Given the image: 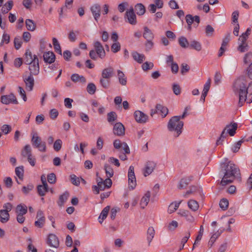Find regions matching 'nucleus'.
<instances>
[{
	"label": "nucleus",
	"mask_w": 252,
	"mask_h": 252,
	"mask_svg": "<svg viewBox=\"0 0 252 252\" xmlns=\"http://www.w3.org/2000/svg\"><path fill=\"white\" fill-rule=\"evenodd\" d=\"M219 175L222 178L220 184L222 186L232 183L236 179H241L239 168L231 161L220 164Z\"/></svg>",
	"instance_id": "1"
},
{
	"label": "nucleus",
	"mask_w": 252,
	"mask_h": 252,
	"mask_svg": "<svg viewBox=\"0 0 252 252\" xmlns=\"http://www.w3.org/2000/svg\"><path fill=\"white\" fill-rule=\"evenodd\" d=\"M233 90L235 93L239 95L238 104L241 106L246 100L248 93H252V82L248 87L247 82L243 78H238L234 83Z\"/></svg>",
	"instance_id": "2"
},
{
	"label": "nucleus",
	"mask_w": 252,
	"mask_h": 252,
	"mask_svg": "<svg viewBox=\"0 0 252 252\" xmlns=\"http://www.w3.org/2000/svg\"><path fill=\"white\" fill-rule=\"evenodd\" d=\"M184 126V122L179 120L178 116L172 117L169 121L167 124V128L169 131L174 132V136L178 137L182 132Z\"/></svg>",
	"instance_id": "3"
},
{
	"label": "nucleus",
	"mask_w": 252,
	"mask_h": 252,
	"mask_svg": "<svg viewBox=\"0 0 252 252\" xmlns=\"http://www.w3.org/2000/svg\"><path fill=\"white\" fill-rule=\"evenodd\" d=\"M32 135L31 139L32 145L40 152H45L46 151L45 142L42 141L41 138L38 135L37 133H33Z\"/></svg>",
	"instance_id": "4"
},
{
	"label": "nucleus",
	"mask_w": 252,
	"mask_h": 252,
	"mask_svg": "<svg viewBox=\"0 0 252 252\" xmlns=\"http://www.w3.org/2000/svg\"><path fill=\"white\" fill-rule=\"evenodd\" d=\"M134 170V168L133 166L131 165L129 166L128 172V187L131 190L134 189L136 186V181Z\"/></svg>",
	"instance_id": "5"
},
{
	"label": "nucleus",
	"mask_w": 252,
	"mask_h": 252,
	"mask_svg": "<svg viewBox=\"0 0 252 252\" xmlns=\"http://www.w3.org/2000/svg\"><path fill=\"white\" fill-rule=\"evenodd\" d=\"M0 101L2 103L6 105L10 103H13L15 104L18 103L16 96L12 93L8 95H2L0 97Z\"/></svg>",
	"instance_id": "6"
},
{
	"label": "nucleus",
	"mask_w": 252,
	"mask_h": 252,
	"mask_svg": "<svg viewBox=\"0 0 252 252\" xmlns=\"http://www.w3.org/2000/svg\"><path fill=\"white\" fill-rule=\"evenodd\" d=\"M36 219L37 220L34 222V225L38 228H42L45 223V217L42 211L38 210Z\"/></svg>",
	"instance_id": "7"
},
{
	"label": "nucleus",
	"mask_w": 252,
	"mask_h": 252,
	"mask_svg": "<svg viewBox=\"0 0 252 252\" xmlns=\"http://www.w3.org/2000/svg\"><path fill=\"white\" fill-rule=\"evenodd\" d=\"M114 147L120 151L123 150L126 154H129L130 150L126 142L122 143L119 139L115 140L113 142Z\"/></svg>",
	"instance_id": "8"
},
{
	"label": "nucleus",
	"mask_w": 252,
	"mask_h": 252,
	"mask_svg": "<svg viewBox=\"0 0 252 252\" xmlns=\"http://www.w3.org/2000/svg\"><path fill=\"white\" fill-rule=\"evenodd\" d=\"M134 116L136 121L140 124L145 123L148 120V116L141 111L137 110L134 113Z\"/></svg>",
	"instance_id": "9"
},
{
	"label": "nucleus",
	"mask_w": 252,
	"mask_h": 252,
	"mask_svg": "<svg viewBox=\"0 0 252 252\" xmlns=\"http://www.w3.org/2000/svg\"><path fill=\"white\" fill-rule=\"evenodd\" d=\"M94 51L96 52L98 57L103 59L105 56V52L103 46L99 41H95L94 43Z\"/></svg>",
	"instance_id": "10"
},
{
	"label": "nucleus",
	"mask_w": 252,
	"mask_h": 252,
	"mask_svg": "<svg viewBox=\"0 0 252 252\" xmlns=\"http://www.w3.org/2000/svg\"><path fill=\"white\" fill-rule=\"evenodd\" d=\"M29 65V69L30 71V74L37 75L39 73V65L38 59H34L33 62Z\"/></svg>",
	"instance_id": "11"
},
{
	"label": "nucleus",
	"mask_w": 252,
	"mask_h": 252,
	"mask_svg": "<svg viewBox=\"0 0 252 252\" xmlns=\"http://www.w3.org/2000/svg\"><path fill=\"white\" fill-rule=\"evenodd\" d=\"M125 18H127L128 22L131 25H136L137 23L136 16L134 12V10L132 7L129 9V11H127L125 14Z\"/></svg>",
	"instance_id": "12"
},
{
	"label": "nucleus",
	"mask_w": 252,
	"mask_h": 252,
	"mask_svg": "<svg viewBox=\"0 0 252 252\" xmlns=\"http://www.w3.org/2000/svg\"><path fill=\"white\" fill-rule=\"evenodd\" d=\"M47 243L50 247L55 248H57L59 246V239L56 235L53 234H50L49 235Z\"/></svg>",
	"instance_id": "13"
},
{
	"label": "nucleus",
	"mask_w": 252,
	"mask_h": 252,
	"mask_svg": "<svg viewBox=\"0 0 252 252\" xmlns=\"http://www.w3.org/2000/svg\"><path fill=\"white\" fill-rule=\"evenodd\" d=\"M91 11L92 15L95 19L97 22L98 19L100 16L101 7L99 4L95 3L93 4L91 7Z\"/></svg>",
	"instance_id": "14"
},
{
	"label": "nucleus",
	"mask_w": 252,
	"mask_h": 252,
	"mask_svg": "<svg viewBox=\"0 0 252 252\" xmlns=\"http://www.w3.org/2000/svg\"><path fill=\"white\" fill-rule=\"evenodd\" d=\"M23 78L24 81L25 83L27 89L29 91L32 90L34 82L33 75L31 74L28 76L24 75Z\"/></svg>",
	"instance_id": "15"
},
{
	"label": "nucleus",
	"mask_w": 252,
	"mask_h": 252,
	"mask_svg": "<svg viewBox=\"0 0 252 252\" xmlns=\"http://www.w3.org/2000/svg\"><path fill=\"white\" fill-rule=\"evenodd\" d=\"M125 128L121 123H117L113 127V133L118 136H123L125 134Z\"/></svg>",
	"instance_id": "16"
},
{
	"label": "nucleus",
	"mask_w": 252,
	"mask_h": 252,
	"mask_svg": "<svg viewBox=\"0 0 252 252\" xmlns=\"http://www.w3.org/2000/svg\"><path fill=\"white\" fill-rule=\"evenodd\" d=\"M156 163L152 161H148L146 162L144 172V176L146 177L151 174L154 171Z\"/></svg>",
	"instance_id": "17"
},
{
	"label": "nucleus",
	"mask_w": 252,
	"mask_h": 252,
	"mask_svg": "<svg viewBox=\"0 0 252 252\" xmlns=\"http://www.w3.org/2000/svg\"><path fill=\"white\" fill-rule=\"evenodd\" d=\"M193 178V177L192 176H189L181 179L177 187L178 189H185L191 182Z\"/></svg>",
	"instance_id": "18"
},
{
	"label": "nucleus",
	"mask_w": 252,
	"mask_h": 252,
	"mask_svg": "<svg viewBox=\"0 0 252 252\" xmlns=\"http://www.w3.org/2000/svg\"><path fill=\"white\" fill-rule=\"evenodd\" d=\"M24 63L26 64H30L33 62L34 59H38L37 57L35 55H32L31 52L29 50H27L25 54Z\"/></svg>",
	"instance_id": "19"
},
{
	"label": "nucleus",
	"mask_w": 252,
	"mask_h": 252,
	"mask_svg": "<svg viewBox=\"0 0 252 252\" xmlns=\"http://www.w3.org/2000/svg\"><path fill=\"white\" fill-rule=\"evenodd\" d=\"M113 74L114 68L111 66H109L104 68L102 70L101 73V77L104 78L110 79V78L113 76Z\"/></svg>",
	"instance_id": "20"
},
{
	"label": "nucleus",
	"mask_w": 252,
	"mask_h": 252,
	"mask_svg": "<svg viewBox=\"0 0 252 252\" xmlns=\"http://www.w3.org/2000/svg\"><path fill=\"white\" fill-rule=\"evenodd\" d=\"M237 128V124L236 123L231 124L230 125H227L224 129L226 130L231 136H234L236 133V130Z\"/></svg>",
	"instance_id": "21"
},
{
	"label": "nucleus",
	"mask_w": 252,
	"mask_h": 252,
	"mask_svg": "<svg viewBox=\"0 0 252 252\" xmlns=\"http://www.w3.org/2000/svg\"><path fill=\"white\" fill-rule=\"evenodd\" d=\"M238 43L239 45L237 49L239 52L243 53L248 51L249 46L248 43H247V40H240V38H239Z\"/></svg>",
	"instance_id": "22"
},
{
	"label": "nucleus",
	"mask_w": 252,
	"mask_h": 252,
	"mask_svg": "<svg viewBox=\"0 0 252 252\" xmlns=\"http://www.w3.org/2000/svg\"><path fill=\"white\" fill-rule=\"evenodd\" d=\"M43 59L45 62L52 63L54 62L55 60V55L52 52H47L44 53Z\"/></svg>",
	"instance_id": "23"
},
{
	"label": "nucleus",
	"mask_w": 252,
	"mask_h": 252,
	"mask_svg": "<svg viewBox=\"0 0 252 252\" xmlns=\"http://www.w3.org/2000/svg\"><path fill=\"white\" fill-rule=\"evenodd\" d=\"M69 193L68 191H65L63 194L59 196V200L57 202L58 205L62 207L67 200Z\"/></svg>",
	"instance_id": "24"
},
{
	"label": "nucleus",
	"mask_w": 252,
	"mask_h": 252,
	"mask_svg": "<svg viewBox=\"0 0 252 252\" xmlns=\"http://www.w3.org/2000/svg\"><path fill=\"white\" fill-rule=\"evenodd\" d=\"M117 76L119 83L122 86H126L127 84V78L123 71L117 70Z\"/></svg>",
	"instance_id": "25"
},
{
	"label": "nucleus",
	"mask_w": 252,
	"mask_h": 252,
	"mask_svg": "<svg viewBox=\"0 0 252 252\" xmlns=\"http://www.w3.org/2000/svg\"><path fill=\"white\" fill-rule=\"evenodd\" d=\"M178 214L184 217L187 220L189 221V222H193L194 221V218L191 215V214L189 213V212L187 210H180L178 212Z\"/></svg>",
	"instance_id": "26"
},
{
	"label": "nucleus",
	"mask_w": 252,
	"mask_h": 252,
	"mask_svg": "<svg viewBox=\"0 0 252 252\" xmlns=\"http://www.w3.org/2000/svg\"><path fill=\"white\" fill-rule=\"evenodd\" d=\"M71 79L74 83L79 82L82 83H85L86 82V80L83 76L80 75L77 73L72 74L71 76Z\"/></svg>",
	"instance_id": "27"
},
{
	"label": "nucleus",
	"mask_w": 252,
	"mask_h": 252,
	"mask_svg": "<svg viewBox=\"0 0 252 252\" xmlns=\"http://www.w3.org/2000/svg\"><path fill=\"white\" fill-rule=\"evenodd\" d=\"M150 192L147 191L142 198L140 201V205L142 208L144 209L148 205L150 200Z\"/></svg>",
	"instance_id": "28"
},
{
	"label": "nucleus",
	"mask_w": 252,
	"mask_h": 252,
	"mask_svg": "<svg viewBox=\"0 0 252 252\" xmlns=\"http://www.w3.org/2000/svg\"><path fill=\"white\" fill-rule=\"evenodd\" d=\"M155 234L154 228L153 227H150L147 232V240L148 243V246H150L151 243L154 237Z\"/></svg>",
	"instance_id": "29"
},
{
	"label": "nucleus",
	"mask_w": 252,
	"mask_h": 252,
	"mask_svg": "<svg viewBox=\"0 0 252 252\" xmlns=\"http://www.w3.org/2000/svg\"><path fill=\"white\" fill-rule=\"evenodd\" d=\"M27 207L25 204H20L17 206L16 213L17 215H24L27 213Z\"/></svg>",
	"instance_id": "30"
},
{
	"label": "nucleus",
	"mask_w": 252,
	"mask_h": 252,
	"mask_svg": "<svg viewBox=\"0 0 252 252\" xmlns=\"http://www.w3.org/2000/svg\"><path fill=\"white\" fill-rule=\"evenodd\" d=\"M133 59L139 63H142L145 59V57L143 54H140L136 51L131 53Z\"/></svg>",
	"instance_id": "31"
},
{
	"label": "nucleus",
	"mask_w": 252,
	"mask_h": 252,
	"mask_svg": "<svg viewBox=\"0 0 252 252\" xmlns=\"http://www.w3.org/2000/svg\"><path fill=\"white\" fill-rule=\"evenodd\" d=\"M144 32L143 33V37L147 40H152L154 35L152 31L147 27H144Z\"/></svg>",
	"instance_id": "32"
},
{
	"label": "nucleus",
	"mask_w": 252,
	"mask_h": 252,
	"mask_svg": "<svg viewBox=\"0 0 252 252\" xmlns=\"http://www.w3.org/2000/svg\"><path fill=\"white\" fill-rule=\"evenodd\" d=\"M190 48L193 49L197 51H201L202 49V46L201 43L195 40H191L189 42V46Z\"/></svg>",
	"instance_id": "33"
},
{
	"label": "nucleus",
	"mask_w": 252,
	"mask_h": 252,
	"mask_svg": "<svg viewBox=\"0 0 252 252\" xmlns=\"http://www.w3.org/2000/svg\"><path fill=\"white\" fill-rule=\"evenodd\" d=\"M9 215L8 212L4 210H0V221L5 223L9 220Z\"/></svg>",
	"instance_id": "34"
},
{
	"label": "nucleus",
	"mask_w": 252,
	"mask_h": 252,
	"mask_svg": "<svg viewBox=\"0 0 252 252\" xmlns=\"http://www.w3.org/2000/svg\"><path fill=\"white\" fill-rule=\"evenodd\" d=\"M182 201H180L179 202H173L171 203L168 209V212L169 214H172L175 211H176L179 207L180 204H181Z\"/></svg>",
	"instance_id": "35"
},
{
	"label": "nucleus",
	"mask_w": 252,
	"mask_h": 252,
	"mask_svg": "<svg viewBox=\"0 0 252 252\" xmlns=\"http://www.w3.org/2000/svg\"><path fill=\"white\" fill-rule=\"evenodd\" d=\"M156 109L158 111H160L162 117L164 118L168 113V108L161 104H157L156 105Z\"/></svg>",
	"instance_id": "36"
},
{
	"label": "nucleus",
	"mask_w": 252,
	"mask_h": 252,
	"mask_svg": "<svg viewBox=\"0 0 252 252\" xmlns=\"http://www.w3.org/2000/svg\"><path fill=\"white\" fill-rule=\"evenodd\" d=\"M188 204L189 208L193 211H197L199 208V204L198 202L195 200H189L188 201Z\"/></svg>",
	"instance_id": "37"
},
{
	"label": "nucleus",
	"mask_w": 252,
	"mask_h": 252,
	"mask_svg": "<svg viewBox=\"0 0 252 252\" xmlns=\"http://www.w3.org/2000/svg\"><path fill=\"white\" fill-rule=\"evenodd\" d=\"M21 155L24 157H29L32 156V149L30 145L25 146L23 150L21 152Z\"/></svg>",
	"instance_id": "38"
},
{
	"label": "nucleus",
	"mask_w": 252,
	"mask_h": 252,
	"mask_svg": "<svg viewBox=\"0 0 252 252\" xmlns=\"http://www.w3.org/2000/svg\"><path fill=\"white\" fill-rule=\"evenodd\" d=\"M48 191V186L39 185L37 186V192L40 196H43Z\"/></svg>",
	"instance_id": "39"
},
{
	"label": "nucleus",
	"mask_w": 252,
	"mask_h": 252,
	"mask_svg": "<svg viewBox=\"0 0 252 252\" xmlns=\"http://www.w3.org/2000/svg\"><path fill=\"white\" fill-rule=\"evenodd\" d=\"M135 11L137 14L142 15L145 13V6L142 3H138L135 6Z\"/></svg>",
	"instance_id": "40"
},
{
	"label": "nucleus",
	"mask_w": 252,
	"mask_h": 252,
	"mask_svg": "<svg viewBox=\"0 0 252 252\" xmlns=\"http://www.w3.org/2000/svg\"><path fill=\"white\" fill-rule=\"evenodd\" d=\"M26 26L28 30L30 31H34L36 29V24L33 20L31 19H27L26 20Z\"/></svg>",
	"instance_id": "41"
},
{
	"label": "nucleus",
	"mask_w": 252,
	"mask_h": 252,
	"mask_svg": "<svg viewBox=\"0 0 252 252\" xmlns=\"http://www.w3.org/2000/svg\"><path fill=\"white\" fill-rule=\"evenodd\" d=\"M178 42L179 45L184 48H187L189 46V43L187 39L184 36H181L179 39Z\"/></svg>",
	"instance_id": "42"
},
{
	"label": "nucleus",
	"mask_w": 252,
	"mask_h": 252,
	"mask_svg": "<svg viewBox=\"0 0 252 252\" xmlns=\"http://www.w3.org/2000/svg\"><path fill=\"white\" fill-rule=\"evenodd\" d=\"M53 40V44L55 49V51L58 53L59 54L62 55V52L61 48L60 46V44L59 43L58 40L54 37L52 39Z\"/></svg>",
	"instance_id": "43"
},
{
	"label": "nucleus",
	"mask_w": 252,
	"mask_h": 252,
	"mask_svg": "<svg viewBox=\"0 0 252 252\" xmlns=\"http://www.w3.org/2000/svg\"><path fill=\"white\" fill-rule=\"evenodd\" d=\"M244 63L249 66L252 64V53L249 52L247 53L244 58Z\"/></svg>",
	"instance_id": "44"
},
{
	"label": "nucleus",
	"mask_w": 252,
	"mask_h": 252,
	"mask_svg": "<svg viewBox=\"0 0 252 252\" xmlns=\"http://www.w3.org/2000/svg\"><path fill=\"white\" fill-rule=\"evenodd\" d=\"M198 188L197 186H191L189 188V189L187 190L186 193L184 194V196L187 198L188 196L190 194H194L198 191Z\"/></svg>",
	"instance_id": "45"
},
{
	"label": "nucleus",
	"mask_w": 252,
	"mask_h": 252,
	"mask_svg": "<svg viewBox=\"0 0 252 252\" xmlns=\"http://www.w3.org/2000/svg\"><path fill=\"white\" fill-rule=\"evenodd\" d=\"M110 207L109 206L105 207L101 211L98 218V219H101L102 220H104L107 217L108 213L110 210Z\"/></svg>",
	"instance_id": "46"
},
{
	"label": "nucleus",
	"mask_w": 252,
	"mask_h": 252,
	"mask_svg": "<svg viewBox=\"0 0 252 252\" xmlns=\"http://www.w3.org/2000/svg\"><path fill=\"white\" fill-rule=\"evenodd\" d=\"M99 83L102 87L104 89H108L109 87L110 84V79L104 78L102 77H101L99 80Z\"/></svg>",
	"instance_id": "47"
},
{
	"label": "nucleus",
	"mask_w": 252,
	"mask_h": 252,
	"mask_svg": "<svg viewBox=\"0 0 252 252\" xmlns=\"http://www.w3.org/2000/svg\"><path fill=\"white\" fill-rule=\"evenodd\" d=\"M104 170L105 171V173L107 177L111 178L114 175V171L112 168L110 166V165L105 164L104 165Z\"/></svg>",
	"instance_id": "48"
},
{
	"label": "nucleus",
	"mask_w": 252,
	"mask_h": 252,
	"mask_svg": "<svg viewBox=\"0 0 252 252\" xmlns=\"http://www.w3.org/2000/svg\"><path fill=\"white\" fill-rule=\"evenodd\" d=\"M15 174L19 179L23 180L24 177V167L23 166L17 167L15 168Z\"/></svg>",
	"instance_id": "49"
},
{
	"label": "nucleus",
	"mask_w": 252,
	"mask_h": 252,
	"mask_svg": "<svg viewBox=\"0 0 252 252\" xmlns=\"http://www.w3.org/2000/svg\"><path fill=\"white\" fill-rule=\"evenodd\" d=\"M96 89V86L94 83H90L88 84L87 91L89 94H94L95 93Z\"/></svg>",
	"instance_id": "50"
},
{
	"label": "nucleus",
	"mask_w": 252,
	"mask_h": 252,
	"mask_svg": "<svg viewBox=\"0 0 252 252\" xmlns=\"http://www.w3.org/2000/svg\"><path fill=\"white\" fill-rule=\"evenodd\" d=\"M220 233H221V232H218V233H216L212 236V237H211V238L208 243V245L209 247H212L214 243L216 241V239L220 235Z\"/></svg>",
	"instance_id": "51"
},
{
	"label": "nucleus",
	"mask_w": 252,
	"mask_h": 252,
	"mask_svg": "<svg viewBox=\"0 0 252 252\" xmlns=\"http://www.w3.org/2000/svg\"><path fill=\"white\" fill-rule=\"evenodd\" d=\"M228 200L225 198H223L221 199L219 203L220 207L223 210H225L228 208Z\"/></svg>",
	"instance_id": "52"
},
{
	"label": "nucleus",
	"mask_w": 252,
	"mask_h": 252,
	"mask_svg": "<svg viewBox=\"0 0 252 252\" xmlns=\"http://www.w3.org/2000/svg\"><path fill=\"white\" fill-rule=\"evenodd\" d=\"M117 116L115 112H111L107 114V121L108 122L111 123L116 120Z\"/></svg>",
	"instance_id": "53"
},
{
	"label": "nucleus",
	"mask_w": 252,
	"mask_h": 252,
	"mask_svg": "<svg viewBox=\"0 0 252 252\" xmlns=\"http://www.w3.org/2000/svg\"><path fill=\"white\" fill-rule=\"evenodd\" d=\"M214 31V29L210 25H208L205 28V33L208 36H212Z\"/></svg>",
	"instance_id": "54"
},
{
	"label": "nucleus",
	"mask_w": 252,
	"mask_h": 252,
	"mask_svg": "<svg viewBox=\"0 0 252 252\" xmlns=\"http://www.w3.org/2000/svg\"><path fill=\"white\" fill-rule=\"evenodd\" d=\"M62 146V141L61 139H58L54 143L53 148L56 152L59 151Z\"/></svg>",
	"instance_id": "55"
},
{
	"label": "nucleus",
	"mask_w": 252,
	"mask_h": 252,
	"mask_svg": "<svg viewBox=\"0 0 252 252\" xmlns=\"http://www.w3.org/2000/svg\"><path fill=\"white\" fill-rule=\"evenodd\" d=\"M227 136V132L225 131V129H223L221 133V134L218 140L217 141V144L219 145L221 144V142L223 141L224 139Z\"/></svg>",
	"instance_id": "56"
},
{
	"label": "nucleus",
	"mask_w": 252,
	"mask_h": 252,
	"mask_svg": "<svg viewBox=\"0 0 252 252\" xmlns=\"http://www.w3.org/2000/svg\"><path fill=\"white\" fill-rule=\"evenodd\" d=\"M251 29L248 28L246 31L245 32L243 33L241 36H240V39L242 40H247L251 33Z\"/></svg>",
	"instance_id": "57"
},
{
	"label": "nucleus",
	"mask_w": 252,
	"mask_h": 252,
	"mask_svg": "<svg viewBox=\"0 0 252 252\" xmlns=\"http://www.w3.org/2000/svg\"><path fill=\"white\" fill-rule=\"evenodd\" d=\"M70 178L71 183L75 186H78L80 184V181L79 178H78L75 175L72 174L70 176Z\"/></svg>",
	"instance_id": "58"
},
{
	"label": "nucleus",
	"mask_w": 252,
	"mask_h": 252,
	"mask_svg": "<svg viewBox=\"0 0 252 252\" xmlns=\"http://www.w3.org/2000/svg\"><path fill=\"white\" fill-rule=\"evenodd\" d=\"M153 67H154V63L151 62L149 63L148 62L144 63L142 65V69L144 71H146V70L151 69L153 68Z\"/></svg>",
	"instance_id": "59"
},
{
	"label": "nucleus",
	"mask_w": 252,
	"mask_h": 252,
	"mask_svg": "<svg viewBox=\"0 0 252 252\" xmlns=\"http://www.w3.org/2000/svg\"><path fill=\"white\" fill-rule=\"evenodd\" d=\"M121 45L118 42L114 43L111 46V50L113 53H117L120 50Z\"/></svg>",
	"instance_id": "60"
},
{
	"label": "nucleus",
	"mask_w": 252,
	"mask_h": 252,
	"mask_svg": "<svg viewBox=\"0 0 252 252\" xmlns=\"http://www.w3.org/2000/svg\"><path fill=\"white\" fill-rule=\"evenodd\" d=\"M242 143H243V141L242 140H240V141H238L237 143H236L232 146V147L231 148L232 151L234 153L237 152L239 151V150L240 149Z\"/></svg>",
	"instance_id": "61"
},
{
	"label": "nucleus",
	"mask_w": 252,
	"mask_h": 252,
	"mask_svg": "<svg viewBox=\"0 0 252 252\" xmlns=\"http://www.w3.org/2000/svg\"><path fill=\"white\" fill-rule=\"evenodd\" d=\"M172 90L174 94L176 95H179L181 94V87L178 84H173L172 85Z\"/></svg>",
	"instance_id": "62"
},
{
	"label": "nucleus",
	"mask_w": 252,
	"mask_h": 252,
	"mask_svg": "<svg viewBox=\"0 0 252 252\" xmlns=\"http://www.w3.org/2000/svg\"><path fill=\"white\" fill-rule=\"evenodd\" d=\"M12 128L11 126L8 125H3L1 127V130L2 132H3L5 134H8L11 130Z\"/></svg>",
	"instance_id": "63"
},
{
	"label": "nucleus",
	"mask_w": 252,
	"mask_h": 252,
	"mask_svg": "<svg viewBox=\"0 0 252 252\" xmlns=\"http://www.w3.org/2000/svg\"><path fill=\"white\" fill-rule=\"evenodd\" d=\"M47 180L49 183L55 184L56 181V175L53 173L49 174L47 176Z\"/></svg>",
	"instance_id": "64"
}]
</instances>
